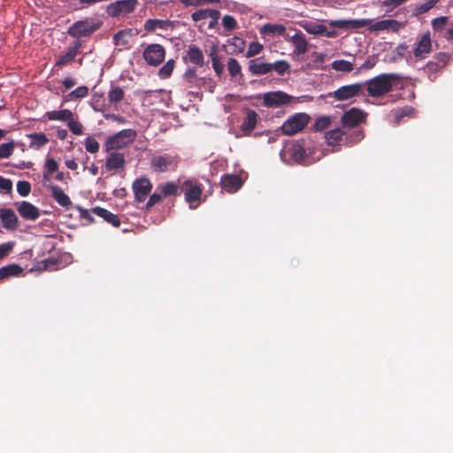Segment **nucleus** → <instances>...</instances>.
<instances>
[{"label":"nucleus","instance_id":"obj_61","mask_svg":"<svg viewBox=\"0 0 453 453\" xmlns=\"http://www.w3.org/2000/svg\"><path fill=\"white\" fill-rule=\"evenodd\" d=\"M74 208L79 211L81 219L87 220L88 223H93L95 221L88 210L81 205H75Z\"/></svg>","mask_w":453,"mask_h":453},{"label":"nucleus","instance_id":"obj_19","mask_svg":"<svg viewBox=\"0 0 453 453\" xmlns=\"http://www.w3.org/2000/svg\"><path fill=\"white\" fill-rule=\"evenodd\" d=\"M288 153L290 157L298 164L308 165V154L303 144L301 142L293 143L288 149Z\"/></svg>","mask_w":453,"mask_h":453},{"label":"nucleus","instance_id":"obj_6","mask_svg":"<svg viewBox=\"0 0 453 453\" xmlns=\"http://www.w3.org/2000/svg\"><path fill=\"white\" fill-rule=\"evenodd\" d=\"M259 96L263 98V105L267 108H279L296 101L294 96L280 90L266 92Z\"/></svg>","mask_w":453,"mask_h":453},{"label":"nucleus","instance_id":"obj_34","mask_svg":"<svg viewBox=\"0 0 453 453\" xmlns=\"http://www.w3.org/2000/svg\"><path fill=\"white\" fill-rule=\"evenodd\" d=\"M23 269L16 264L8 265L0 268V280H6L10 277L19 276Z\"/></svg>","mask_w":453,"mask_h":453},{"label":"nucleus","instance_id":"obj_7","mask_svg":"<svg viewBox=\"0 0 453 453\" xmlns=\"http://www.w3.org/2000/svg\"><path fill=\"white\" fill-rule=\"evenodd\" d=\"M179 165V158L176 156L164 154L154 156L150 160L151 169L155 172L165 173L175 171Z\"/></svg>","mask_w":453,"mask_h":453},{"label":"nucleus","instance_id":"obj_47","mask_svg":"<svg viewBox=\"0 0 453 453\" xmlns=\"http://www.w3.org/2000/svg\"><path fill=\"white\" fill-rule=\"evenodd\" d=\"M262 50H263V45L261 43H259L257 42H252L249 45V49L245 54V57L247 58L255 57V56L260 54Z\"/></svg>","mask_w":453,"mask_h":453},{"label":"nucleus","instance_id":"obj_41","mask_svg":"<svg viewBox=\"0 0 453 453\" xmlns=\"http://www.w3.org/2000/svg\"><path fill=\"white\" fill-rule=\"evenodd\" d=\"M88 95V88L87 86H80L74 90L71 91L65 98L64 101H71L75 99H81Z\"/></svg>","mask_w":453,"mask_h":453},{"label":"nucleus","instance_id":"obj_29","mask_svg":"<svg viewBox=\"0 0 453 453\" xmlns=\"http://www.w3.org/2000/svg\"><path fill=\"white\" fill-rule=\"evenodd\" d=\"M245 41L238 36H234L226 42V52L230 55H237L242 53L245 49Z\"/></svg>","mask_w":453,"mask_h":453},{"label":"nucleus","instance_id":"obj_49","mask_svg":"<svg viewBox=\"0 0 453 453\" xmlns=\"http://www.w3.org/2000/svg\"><path fill=\"white\" fill-rule=\"evenodd\" d=\"M13 150H14V143L12 142L1 144L0 145V158L10 157L13 153Z\"/></svg>","mask_w":453,"mask_h":453},{"label":"nucleus","instance_id":"obj_31","mask_svg":"<svg viewBox=\"0 0 453 453\" xmlns=\"http://www.w3.org/2000/svg\"><path fill=\"white\" fill-rule=\"evenodd\" d=\"M372 21V19H371L336 20L333 22V25L338 27H343L346 24H348L349 28L359 29L367 26L368 27H371Z\"/></svg>","mask_w":453,"mask_h":453},{"label":"nucleus","instance_id":"obj_3","mask_svg":"<svg viewBox=\"0 0 453 453\" xmlns=\"http://www.w3.org/2000/svg\"><path fill=\"white\" fill-rule=\"evenodd\" d=\"M180 193L184 194L185 201L190 209H196L201 203L203 188L198 180L193 178L184 180L180 185Z\"/></svg>","mask_w":453,"mask_h":453},{"label":"nucleus","instance_id":"obj_42","mask_svg":"<svg viewBox=\"0 0 453 453\" xmlns=\"http://www.w3.org/2000/svg\"><path fill=\"white\" fill-rule=\"evenodd\" d=\"M124 90L119 87L111 88L108 93L109 102L112 104H118L124 98Z\"/></svg>","mask_w":453,"mask_h":453},{"label":"nucleus","instance_id":"obj_1","mask_svg":"<svg viewBox=\"0 0 453 453\" xmlns=\"http://www.w3.org/2000/svg\"><path fill=\"white\" fill-rule=\"evenodd\" d=\"M400 81L401 76L397 73H381L364 84L370 96L380 97L392 91Z\"/></svg>","mask_w":453,"mask_h":453},{"label":"nucleus","instance_id":"obj_45","mask_svg":"<svg viewBox=\"0 0 453 453\" xmlns=\"http://www.w3.org/2000/svg\"><path fill=\"white\" fill-rule=\"evenodd\" d=\"M67 127L69 130L75 135H81L83 133V126L82 124L78 120V117H75V114L73 113V116L72 117L71 120H67Z\"/></svg>","mask_w":453,"mask_h":453},{"label":"nucleus","instance_id":"obj_12","mask_svg":"<svg viewBox=\"0 0 453 453\" xmlns=\"http://www.w3.org/2000/svg\"><path fill=\"white\" fill-rule=\"evenodd\" d=\"M142 56L149 65L157 66L165 59V50L160 44L151 43L144 49Z\"/></svg>","mask_w":453,"mask_h":453},{"label":"nucleus","instance_id":"obj_36","mask_svg":"<svg viewBox=\"0 0 453 453\" xmlns=\"http://www.w3.org/2000/svg\"><path fill=\"white\" fill-rule=\"evenodd\" d=\"M303 27L304 28V30L307 33H309L311 35H323L326 34L327 36H331V34L327 33L326 27L322 24H318V23H314V22H307L304 25H303Z\"/></svg>","mask_w":453,"mask_h":453},{"label":"nucleus","instance_id":"obj_43","mask_svg":"<svg viewBox=\"0 0 453 453\" xmlns=\"http://www.w3.org/2000/svg\"><path fill=\"white\" fill-rule=\"evenodd\" d=\"M211 15H216L214 9H200L192 13V19L196 22L210 19Z\"/></svg>","mask_w":453,"mask_h":453},{"label":"nucleus","instance_id":"obj_48","mask_svg":"<svg viewBox=\"0 0 453 453\" xmlns=\"http://www.w3.org/2000/svg\"><path fill=\"white\" fill-rule=\"evenodd\" d=\"M222 26L227 31H233L238 27L236 19L231 15H225L223 17Z\"/></svg>","mask_w":453,"mask_h":453},{"label":"nucleus","instance_id":"obj_20","mask_svg":"<svg viewBox=\"0 0 453 453\" xmlns=\"http://www.w3.org/2000/svg\"><path fill=\"white\" fill-rule=\"evenodd\" d=\"M185 63H190L197 67H203L204 65V56L201 49L196 45H190L183 57Z\"/></svg>","mask_w":453,"mask_h":453},{"label":"nucleus","instance_id":"obj_13","mask_svg":"<svg viewBox=\"0 0 453 453\" xmlns=\"http://www.w3.org/2000/svg\"><path fill=\"white\" fill-rule=\"evenodd\" d=\"M367 113L361 109L353 107L345 111L341 118L343 127H355L366 120Z\"/></svg>","mask_w":453,"mask_h":453},{"label":"nucleus","instance_id":"obj_28","mask_svg":"<svg viewBox=\"0 0 453 453\" xmlns=\"http://www.w3.org/2000/svg\"><path fill=\"white\" fill-rule=\"evenodd\" d=\"M51 196L60 206L69 208L72 205L70 197L57 185H50Z\"/></svg>","mask_w":453,"mask_h":453},{"label":"nucleus","instance_id":"obj_4","mask_svg":"<svg viewBox=\"0 0 453 453\" xmlns=\"http://www.w3.org/2000/svg\"><path fill=\"white\" fill-rule=\"evenodd\" d=\"M136 131L131 128L123 129L109 136L104 144L107 152L123 149L131 144L136 138Z\"/></svg>","mask_w":453,"mask_h":453},{"label":"nucleus","instance_id":"obj_39","mask_svg":"<svg viewBox=\"0 0 453 453\" xmlns=\"http://www.w3.org/2000/svg\"><path fill=\"white\" fill-rule=\"evenodd\" d=\"M210 57H211V65H212V68H213L214 72L216 73V74L219 77H220L223 74V73H224L225 66L221 63L220 58H219V57L217 54L216 47H213L211 49V53H210Z\"/></svg>","mask_w":453,"mask_h":453},{"label":"nucleus","instance_id":"obj_37","mask_svg":"<svg viewBox=\"0 0 453 453\" xmlns=\"http://www.w3.org/2000/svg\"><path fill=\"white\" fill-rule=\"evenodd\" d=\"M27 137L31 140L29 147L32 149L38 150L49 142L48 137L43 133L29 134Z\"/></svg>","mask_w":453,"mask_h":453},{"label":"nucleus","instance_id":"obj_8","mask_svg":"<svg viewBox=\"0 0 453 453\" xmlns=\"http://www.w3.org/2000/svg\"><path fill=\"white\" fill-rule=\"evenodd\" d=\"M365 84L363 83H353L340 87L338 89L334 91L331 96L336 101H346L352 99L358 96H364Z\"/></svg>","mask_w":453,"mask_h":453},{"label":"nucleus","instance_id":"obj_23","mask_svg":"<svg viewBox=\"0 0 453 453\" xmlns=\"http://www.w3.org/2000/svg\"><path fill=\"white\" fill-rule=\"evenodd\" d=\"M220 183L222 188L229 193L237 191L242 186L241 177L235 174L223 175Z\"/></svg>","mask_w":453,"mask_h":453},{"label":"nucleus","instance_id":"obj_57","mask_svg":"<svg viewBox=\"0 0 453 453\" xmlns=\"http://www.w3.org/2000/svg\"><path fill=\"white\" fill-rule=\"evenodd\" d=\"M40 264H42V266L39 265V270H55L58 265V260L53 257H49L42 260Z\"/></svg>","mask_w":453,"mask_h":453},{"label":"nucleus","instance_id":"obj_56","mask_svg":"<svg viewBox=\"0 0 453 453\" xmlns=\"http://www.w3.org/2000/svg\"><path fill=\"white\" fill-rule=\"evenodd\" d=\"M378 58L375 56H370L364 62V64L357 69V73H361L364 70H370L373 68L377 64Z\"/></svg>","mask_w":453,"mask_h":453},{"label":"nucleus","instance_id":"obj_55","mask_svg":"<svg viewBox=\"0 0 453 453\" xmlns=\"http://www.w3.org/2000/svg\"><path fill=\"white\" fill-rule=\"evenodd\" d=\"M272 65H273V70L277 72L279 74H283L290 67L289 64L285 60H279V61L274 62Z\"/></svg>","mask_w":453,"mask_h":453},{"label":"nucleus","instance_id":"obj_53","mask_svg":"<svg viewBox=\"0 0 453 453\" xmlns=\"http://www.w3.org/2000/svg\"><path fill=\"white\" fill-rule=\"evenodd\" d=\"M331 123L330 118L328 117H321L319 118L313 125V129L315 131H322L329 127Z\"/></svg>","mask_w":453,"mask_h":453},{"label":"nucleus","instance_id":"obj_17","mask_svg":"<svg viewBox=\"0 0 453 453\" xmlns=\"http://www.w3.org/2000/svg\"><path fill=\"white\" fill-rule=\"evenodd\" d=\"M182 79L188 88H200L205 85L207 81H211L210 78L199 77L196 74V67H188L185 71Z\"/></svg>","mask_w":453,"mask_h":453},{"label":"nucleus","instance_id":"obj_35","mask_svg":"<svg viewBox=\"0 0 453 453\" xmlns=\"http://www.w3.org/2000/svg\"><path fill=\"white\" fill-rule=\"evenodd\" d=\"M286 32V27L282 24H271L267 23L261 27L260 34L262 35H283Z\"/></svg>","mask_w":453,"mask_h":453},{"label":"nucleus","instance_id":"obj_16","mask_svg":"<svg viewBox=\"0 0 453 453\" xmlns=\"http://www.w3.org/2000/svg\"><path fill=\"white\" fill-rule=\"evenodd\" d=\"M405 27V24L396 19H382L380 21H372L371 27H368L370 32L388 31L397 33Z\"/></svg>","mask_w":453,"mask_h":453},{"label":"nucleus","instance_id":"obj_59","mask_svg":"<svg viewBox=\"0 0 453 453\" xmlns=\"http://www.w3.org/2000/svg\"><path fill=\"white\" fill-rule=\"evenodd\" d=\"M447 21H448L447 17L441 16V17L436 18V19H433L432 27L436 31H441L444 29V27L447 24Z\"/></svg>","mask_w":453,"mask_h":453},{"label":"nucleus","instance_id":"obj_10","mask_svg":"<svg viewBox=\"0 0 453 453\" xmlns=\"http://www.w3.org/2000/svg\"><path fill=\"white\" fill-rule=\"evenodd\" d=\"M137 4V0H119L110 4L106 8V12L113 18L127 15L135 10Z\"/></svg>","mask_w":453,"mask_h":453},{"label":"nucleus","instance_id":"obj_52","mask_svg":"<svg viewBox=\"0 0 453 453\" xmlns=\"http://www.w3.org/2000/svg\"><path fill=\"white\" fill-rule=\"evenodd\" d=\"M407 1L408 0H383L381 3V7L386 8L387 12H388Z\"/></svg>","mask_w":453,"mask_h":453},{"label":"nucleus","instance_id":"obj_2","mask_svg":"<svg viewBox=\"0 0 453 453\" xmlns=\"http://www.w3.org/2000/svg\"><path fill=\"white\" fill-rule=\"evenodd\" d=\"M102 26V22L96 20L92 18H86L75 21L67 29V35L76 40H81V37H89Z\"/></svg>","mask_w":453,"mask_h":453},{"label":"nucleus","instance_id":"obj_15","mask_svg":"<svg viewBox=\"0 0 453 453\" xmlns=\"http://www.w3.org/2000/svg\"><path fill=\"white\" fill-rule=\"evenodd\" d=\"M432 51V40L430 33L424 34L420 39L414 44L413 55L416 59L422 60L428 57Z\"/></svg>","mask_w":453,"mask_h":453},{"label":"nucleus","instance_id":"obj_33","mask_svg":"<svg viewBox=\"0 0 453 453\" xmlns=\"http://www.w3.org/2000/svg\"><path fill=\"white\" fill-rule=\"evenodd\" d=\"M73 112L71 110L50 111L45 112L44 117L49 120L66 121L71 120Z\"/></svg>","mask_w":453,"mask_h":453},{"label":"nucleus","instance_id":"obj_40","mask_svg":"<svg viewBox=\"0 0 453 453\" xmlns=\"http://www.w3.org/2000/svg\"><path fill=\"white\" fill-rule=\"evenodd\" d=\"M331 67L336 72L350 73L354 69V64L348 60L339 59L333 61Z\"/></svg>","mask_w":453,"mask_h":453},{"label":"nucleus","instance_id":"obj_64","mask_svg":"<svg viewBox=\"0 0 453 453\" xmlns=\"http://www.w3.org/2000/svg\"><path fill=\"white\" fill-rule=\"evenodd\" d=\"M439 0H429L418 7V13H425L432 9Z\"/></svg>","mask_w":453,"mask_h":453},{"label":"nucleus","instance_id":"obj_27","mask_svg":"<svg viewBox=\"0 0 453 453\" xmlns=\"http://www.w3.org/2000/svg\"><path fill=\"white\" fill-rule=\"evenodd\" d=\"M126 164L125 156L119 152H111L108 156L105 167L109 171L119 170L124 168Z\"/></svg>","mask_w":453,"mask_h":453},{"label":"nucleus","instance_id":"obj_46","mask_svg":"<svg viewBox=\"0 0 453 453\" xmlns=\"http://www.w3.org/2000/svg\"><path fill=\"white\" fill-rule=\"evenodd\" d=\"M227 71L229 75L234 78L242 73V66L235 58H229L227 61Z\"/></svg>","mask_w":453,"mask_h":453},{"label":"nucleus","instance_id":"obj_5","mask_svg":"<svg viewBox=\"0 0 453 453\" xmlns=\"http://www.w3.org/2000/svg\"><path fill=\"white\" fill-rule=\"evenodd\" d=\"M310 116L306 113H296L288 119L280 127L285 135H294L301 132L309 123Z\"/></svg>","mask_w":453,"mask_h":453},{"label":"nucleus","instance_id":"obj_25","mask_svg":"<svg viewBox=\"0 0 453 453\" xmlns=\"http://www.w3.org/2000/svg\"><path fill=\"white\" fill-rule=\"evenodd\" d=\"M173 22L168 19H150L145 21L144 29L154 32L156 29L168 30L173 28Z\"/></svg>","mask_w":453,"mask_h":453},{"label":"nucleus","instance_id":"obj_24","mask_svg":"<svg viewBox=\"0 0 453 453\" xmlns=\"http://www.w3.org/2000/svg\"><path fill=\"white\" fill-rule=\"evenodd\" d=\"M286 40L294 45V54L303 55L308 51V42L302 32L298 31L292 37L286 38Z\"/></svg>","mask_w":453,"mask_h":453},{"label":"nucleus","instance_id":"obj_11","mask_svg":"<svg viewBox=\"0 0 453 453\" xmlns=\"http://www.w3.org/2000/svg\"><path fill=\"white\" fill-rule=\"evenodd\" d=\"M83 41L75 40L72 44H70L66 50L60 54L55 62V66L62 68L67 65H70L75 58L81 53V49L83 48Z\"/></svg>","mask_w":453,"mask_h":453},{"label":"nucleus","instance_id":"obj_18","mask_svg":"<svg viewBox=\"0 0 453 453\" xmlns=\"http://www.w3.org/2000/svg\"><path fill=\"white\" fill-rule=\"evenodd\" d=\"M15 206L20 217L26 220L35 221L40 217V210L29 202L15 203Z\"/></svg>","mask_w":453,"mask_h":453},{"label":"nucleus","instance_id":"obj_58","mask_svg":"<svg viewBox=\"0 0 453 453\" xmlns=\"http://www.w3.org/2000/svg\"><path fill=\"white\" fill-rule=\"evenodd\" d=\"M130 35L129 32L126 30H120L114 35V42L117 45H126L127 43V40L126 39Z\"/></svg>","mask_w":453,"mask_h":453},{"label":"nucleus","instance_id":"obj_30","mask_svg":"<svg viewBox=\"0 0 453 453\" xmlns=\"http://www.w3.org/2000/svg\"><path fill=\"white\" fill-rule=\"evenodd\" d=\"M257 114L253 110H248L247 115L241 125V130L247 135L250 134L256 127Z\"/></svg>","mask_w":453,"mask_h":453},{"label":"nucleus","instance_id":"obj_63","mask_svg":"<svg viewBox=\"0 0 453 453\" xmlns=\"http://www.w3.org/2000/svg\"><path fill=\"white\" fill-rule=\"evenodd\" d=\"M0 189L4 190L5 193L11 192L12 189V180L0 176Z\"/></svg>","mask_w":453,"mask_h":453},{"label":"nucleus","instance_id":"obj_14","mask_svg":"<svg viewBox=\"0 0 453 453\" xmlns=\"http://www.w3.org/2000/svg\"><path fill=\"white\" fill-rule=\"evenodd\" d=\"M134 198L138 203L144 202L151 192L153 188L152 182L149 178L142 177L136 179L132 185Z\"/></svg>","mask_w":453,"mask_h":453},{"label":"nucleus","instance_id":"obj_60","mask_svg":"<svg viewBox=\"0 0 453 453\" xmlns=\"http://www.w3.org/2000/svg\"><path fill=\"white\" fill-rule=\"evenodd\" d=\"M162 196H163L160 191L159 192L156 191L155 193L150 195L147 203L145 204L146 210H150L153 205L159 203L162 200Z\"/></svg>","mask_w":453,"mask_h":453},{"label":"nucleus","instance_id":"obj_38","mask_svg":"<svg viewBox=\"0 0 453 453\" xmlns=\"http://www.w3.org/2000/svg\"><path fill=\"white\" fill-rule=\"evenodd\" d=\"M344 132L341 128H335L326 133L325 138L331 146H335L342 141Z\"/></svg>","mask_w":453,"mask_h":453},{"label":"nucleus","instance_id":"obj_21","mask_svg":"<svg viewBox=\"0 0 453 453\" xmlns=\"http://www.w3.org/2000/svg\"><path fill=\"white\" fill-rule=\"evenodd\" d=\"M2 226L6 230H15L18 227V217L12 209H0Z\"/></svg>","mask_w":453,"mask_h":453},{"label":"nucleus","instance_id":"obj_22","mask_svg":"<svg viewBox=\"0 0 453 453\" xmlns=\"http://www.w3.org/2000/svg\"><path fill=\"white\" fill-rule=\"evenodd\" d=\"M249 72L253 75H264L273 71V65L261 61V58H254L249 61Z\"/></svg>","mask_w":453,"mask_h":453},{"label":"nucleus","instance_id":"obj_26","mask_svg":"<svg viewBox=\"0 0 453 453\" xmlns=\"http://www.w3.org/2000/svg\"><path fill=\"white\" fill-rule=\"evenodd\" d=\"M91 211L92 213L104 219L107 223L112 225L115 227H119L121 224L118 215L113 214L112 212L104 208L96 206L91 209Z\"/></svg>","mask_w":453,"mask_h":453},{"label":"nucleus","instance_id":"obj_51","mask_svg":"<svg viewBox=\"0 0 453 453\" xmlns=\"http://www.w3.org/2000/svg\"><path fill=\"white\" fill-rule=\"evenodd\" d=\"M17 191L21 196H27L31 191L30 183L26 180H19L17 183Z\"/></svg>","mask_w":453,"mask_h":453},{"label":"nucleus","instance_id":"obj_44","mask_svg":"<svg viewBox=\"0 0 453 453\" xmlns=\"http://www.w3.org/2000/svg\"><path fill=\"white\" fill-rule=\"evenodd\" d=\"M175 68V61L173 59H169L159 70H158V76L161 79H167L169 78L173 70Z\"/></svg>","mask_w":453,"mask_h":453},{"label":"nucleus","instance_id":"obj_54","mask_svg":"<svg viewBox=\"0 0 453 453\" xmlns=\"http://www.w3.org/2000/svg\"><path fill=\"white\" fill-rule=\"evenodd\" d=\"M92 104L96 111H103L104 107V95L95 93L92 97Z\"/></svg>","mask_w":453,"mask_h":453},{"label":"nucleus","instance_id":"obj_32","mask_svg":"<svg viewBox=\"0 0 453 453\" xmlns=\"http://www.w3.org/2000/svg\"><path fill=\"white\" fill-rule=\"evenodd\" d=\"M157 191H160L164 197H167V196H176L180 195V185H178L173 181H168L166 183L158 185L157 187Z\"/></svg>","mask_w":453,"mask_h":453},{"label":"nucleus","instance_id":"obj_62","mask_svg":"<svg viewBox=\"0 0 453 453\" xmlns=\"http://www.w3.org/2000/svg\"><path fill=\"white\" fill-rule=\"evenodd\" d=\"M45 168H46L47 173H56L58 170V163L57 162L56 159H54L52 157H49L46 159Z\"/></svg>","mask_w":453,"mask_h":453},{"label":"nucleus","instance_id":"obj_9","mask_svg":"<svg viewBox=\"0 0 453 453\" xmlns=\"http://www.w3.org/2000/svg\"><path fill=\"white\" fill-rule=\"evenodd\" d=\"M449 56L445 52L437 53L432 60L426 63L424 67L425 73L430 81H435L437 73L441 71L448 64Z\"/></svg>","mask_w":453,"mask_h":453},{"label":"nucleus","instance_id":"obj_50","mask_svg":"<svg viewBox=\"0 0 453 453\" xmlns=\"http://www.w3.org/2000/svg\"><path fill=\"white\" fill-rule=\"evenodd\" d=\"M99 143L93 137H88L85 140V148L86 150L91 154L96 153L99 150Z\"/></svg>","mask_w":453,"mask_h":453}]
</instances>
